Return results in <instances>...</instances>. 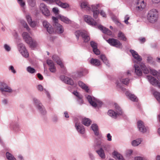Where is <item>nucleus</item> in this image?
I'll use <instances>...</instances> for the list:
<instances>
[{"mask_svg":"<svg viewBox=\"0 0 160 160\" xmlns=\"http://www.w3.org/2000/svg\"><path fill=\"white\" fill-rule=\"evenodd\" d=\"M158 17L159 14L158 10L155 9H152L148 11L147 18L149 22L154 23L158 21Z\"/></svg>","mask_w":160,"mask_h":160,"instance_id":"f257e3e1","label":"nucleus"},{"mask_svg":"<svg viewBox=\"0 0 160 160\" xmlns=\"http://www.w3.org/2000/svg\"><path fill=\"white\" fill-rule=\"evenodd\" d=\"M22 36L25 42L28 44L31 47L33 48L36 46V42L32 39L28 33L26 32H23Z\"/></svg>","mask_w":160,"mask_h":160,"instance_id":"f03ea898","label":"nucleus"},{"mask_svg":"<svg viewBox=\"0 0 160 160\" xmlns=\"http://www.w3.org/2000/svg\"><path fill=\"white\" fill-rule=\"evenodd\" d=\"M52 19L53 21L54 26L56 31L58 33H62L64 31L62 26L58 22V19L55 17H52Z\"/></svg>","mask_w":160,"mask_h":160,"instance_id":"7ed1b4c3","label":"nucleus"},{"mask_svg":"<svg viewBox=\"0 0 160 160\" xmlns=\"http://www.w3.org/2000/svg\"><path fill=\"white\" fill-rule=\"evenodd\" d=\"M75 34L77 39H78L79 36H81L85 42H87L90 39L89 35L86 33L80 31H77L75 32Z\"/></svg>","mask_w":160,"mask_h":160,"instance_id":"20e7f679","label":"nucleus"},{"mask_svg":"<svg viewBox=\"0 0 160 160\" xmlns=\"http://www.w3.org/2000/svg\"><path fill=\"white\" fill-rule=\"evenodd\" d=\"M107 42L111 45L118 48H122V44L119 41L113 38H109L106 40Z\"/></svg>","mask_w":160,"mask_h":160,"instance_id":"39448f33","label":"nucleus"},{"mask_svg":"<svg viewBox=\"0 0 160 160\" xmlns=\"http://www.w3.org/2000/svg\"><path fill=\"white\" fill-rule=\"evenodd\" d=\"M135 4L136 5V10L139 11L144 9L146 6V4L144 0H136Z\"/></svg>","mask_w":160,"mask_h":160,"instance_id":"423d86ee","label":"nucleus"},{"mask_svg":"<svg viewBox=\"0 0 160 160\" xmlns=\"http://www.w3.org/2000/svg\"><path fill=\"white\" fill-rule=\"evenodd\" d=\"M18 48L19 52L23 57L26 58L28 57L29 53L23 44L21 43L19 44Z\"/></svg>","mask_w":160,"mask_h":160,"instance_id":"0eeeda50","label":"nucleus"},{"mask_svg":"<svg viewBox=\"0 0 160 160\" xmlns=\"http://www.w3.org/2000/svg\"><path fill=\"white\" fill-rule=\"evenodd\" d=\"M84 20L86 22L92 26H98L97 23L90 16L85 15L84 16Z\"/></svg>","mask_w":160,"mask_h":160,"instance_id":"6e6552de","label":"nucleus"},{"mask_svg":"<svg viewBox=\"0 0 160 160\" xmlns=\"http://www.w3.org/2000/svg\"><path fill=\"white\" fill-rule=\"evenodd\" d=\"M147 78L150 83L153 85L158 87L160 88V82L154 78L150 76H147Z\"/></svg>","mask_w":160,"mask_h":160,"instance_id":"1a4fd4ad","label":"nucleus"},{"mask_svg":"<svg viewBox=\"0 0 160 160\" xmlns=\"http://www.w3.org/2000/svg\"><path fill=\"white\" fill-rule=\"evenodd\" d=\"M40 8L42 13L45 16H48L50 14L49 10L47 6L43 3H41L40 5Z\"/></svg>","mask_w":160,"mask_h":160,"instance_id":"9d476101","label":"nucleus"},{"mask_svg":"<svg viewBox=\"0 0 160 160\" xmlns=\"http://www.w3.org/2000/svg\"><path fill=\"white\" fill-rule=\"evenodd\" d=\"M0 90L2 92H11L12 90L6 84L3 82H0Z\"/></svg>","mask_w":160,"mask_h":160,"instance_id":"9b49d317","label":"nucleus"},{"mask_svg":"<svg viewBox=\"0 0 160 160\" xmlns=\"http://www.w3.org/2000/svg\"><path fill=\"white\" fill-rule=\"evenodd\" d=\"M87 99L90 104L92 106L96 107L97 106V103L98 102V100L94 98H92L91 96L88 95Z\"/></svg>","mask_w":160,"mask_h":160,"instance_id":"f8f14e48","label":"nucleus"},{"mask_svg":"<svg viewBox=\"0 0 160 160\" xmlns=\"http://www.w3.org/2000/svg\"><path fill=\"white\" fill-rule=\"evenodd\" d=\"M137 126L139 131L143 133L146 132L147 128L144 125L143 122L141 121H139L137 122Z\"/></svg>","mask_w":160,"mask_h":160,"instance_id":"ddd939ff","label":"nucleus"},{"mask_svg":"<svg viewBox=\"0 0 160 160\" xmlns=\"http://www.w3.org/2000/svg\"><path fill=\"white\" fill-rule=\"evenodd\" d=\"M43 25L47 29V31L50 34L53 32V28L48 22L46 21H44L43 22Z\"/></svg>","mask_w":160,"mask_h":160,"instance_id":"4468645a","label":"nucleus"},{"mask_svg":"<svg viewBox=\"0 0 160 160\" xmlns=\"http://www.w3.org/2000/svg\"><path fill=\"white\" fill-rule=\"evenodd\" d=\"M52 2H55L56 3L63 8H66L69 7V5L67 3L61 2L62 0H50Z\"/></svg>","mask_w":160,"mask_h":160,"instance_id":"2eb2a0df","label":"nucleus"},{"mask_svg":"<svg viewBox=\"0 0 160 160\" xmlns=\"http://www.w3.org/2000/svg\"><path fill=\"white\" fill-rule=\"evenodd\" d=\"M118 109L119 110V112L118 113L115 112L112 110H110L108 112V114L114 118H116L119 115H121L122 114V110H119V109Z\"/></svg>","mask_w":160,"mask_h":160,"instance_id":"dca6fc26","label":"nucleus"},{"mask_svg":"<svg viewBox=\"0 0 160 160\" xmlns=\"http://www.w3.org/2000/svg\"><path fill=\"white\" fill-rule=\"evenodd\" d=\"M75 127L78 132L79 133L82 134L84 133L85 130L84 127L82 125H81L80 123H78V122H76Z\"/></svg>","mask_w":160,"mask_h":160,"instance_id":"f3484780","label":"nucleus"},{"mask_svg":"<svg viewBox=\"0 0 160 160\" xmlns=\"http://www.w3.org/2000/svg\"><path fill=\"white\" fill-rule=\"evenodd\" d=\"M130 52L132 56L137 61L140 62L142 60V58L139 56L138 53L133 50H130Z\"/></svg>","mask_w":160,"mask_h":160,"instance_id":"a211bd4d","label":"nucleus"},{"mask_svg":"<svg viewBox=\"0 0 160 160\" xmlns=\"http://www.w3.org/2000/svg\"><path fill=\"white\" fill-rule=\"evenodd\" d=\"M60 78L62 79H63V81H64L65 83L67 84H68L71 85H73L74 84L73 80L69 78L65 77L64 76H61Z\"/></svg>","mask_w":160,"mask_h":160,"instance_id":"6ab92c4d","label":"nucleus"},{"mask_svg":"<svg viewBox=\"0 0 160 160\" xmlns=\"http://www.w3.org/2000/svg\"><path fill=\"white\" fill-rule=\"evenodd\" d=\"M98 29L102 31L103 32L108 35H111L112 34V32L108 29L102 26L99 25L98 26Z\"/></svg>","mask_w":160,"mask_h":160,"instance_id":"aec40b11","label":"nucleus"},{"mask_svg":"<svg viewBox=\"0 0 160 160\" xmlns=\"http://www.w3.org/2000/svg\"><path fill=\"white\" fill-rule=\"evenodd\" d=\"M125 94L131 101L134 102H137L138 101V99L136 96L134 94L131 93L128 91L126 92Z\"/></svg>","mask_w":160,"mask_h":160,"instance_id":"412c9836","label":"nucleus"},{"mask_svg":"<svg viewBox=\"0 0 160 160\" xmlns=\"http://www.w3.org/2000/svg\"><path fill=\"white\" fill-rule=\"evenodd\" d=\"M113 157L118 160H123V157L120 154L116 151H114L112 153Z\"/></svg>","mask_w":160,"mask_h":160,"instance_id":"4be33fe9","label":"nucleus"},{"mask_svg":"<svg viewBox=\"0 0 160 160\" xmlns=\"http://www.w3.org/2000/svg\"><path fill=\"white\" fill-rule=\"evenodd\" d=\"M90 62L91 64L96 66H99L101 65L100 61L96 59L92 58L90 60Z\"/></svg>","mask_w":160,"mask_h":160,"instance_id":"5701e85b","label":"nucleus"},{"mask_svg":"<svg viewBox=\"0 0 160 160\" xmlns=\"http://www.w3.org/2000/svg\"><path fill=\"white\" fill-rule=\"evenodd\" d=\"M78 84L82 89L85 90L87 92H88L89 91L88 87L85 83L80 81L78 82Z\"/></svg>","mask_w":160,"mask_h":160,"instance_id":"b1692460","label":"nucleus"},{"mask_svg":"<svg viewBox=\"0 0 160 160\" xmlns=\"http://www.w3.org/2000/svg\"><path fill=\"white\" fill-rule=\"evenodd\" d=\"M81 7L82 8L84 9L85 10L90 11V7L86 2H83L81 3Z\"/></svg>","mask_w":160,"mask_h":160,"instance_id":"393cba45","label":"nucleus"},{"mask_svg":"<svg viewBox=\"0 0 160 160\" xmlns=\"http://www.w3.org/2000/svg\"><path fill=\"white\" fill-rule=\"evenodd\" d=\"M140 66L141 68H139L138 65H134L135 70H146V67L144 63H141Z\"/></svg>","mask_w":160,"mask_h":160,"instance_id":"a878e982","label":"nucleus"},{"mask_svg":"<svg viewBox=\"0 0 160 160\" xmlns=\"http://www.w3.org/2000/svg\"><path fill=\"white\" fill-rule=\"evenodd\" d=\"M91 128L95 134L98 136L99 134L98 126L96 124H93L91 126Z\"/></svg>","mask_w":160,"mask_h":160,"instance_id":"bb28decb","label":"nucleus"},{"mask_svg":"<svg viewBox=\"0 0 160 160\" xmlns=\"http://www.w3.org/2000/svg\"><path fill=\"white\" fill-rule=\"evenodd\" d=\"M82 122L83 124L87 126H89L91 123L90 120L85 118L82 119Z\"/></svg>","mask_w":160,"mask_h":160,"instance_id":"cd10ccee","label":"nucleus"},{"mask_svg":"<svg viewBox=\"0 0 160 160\" xmlns=\"http://www.w3.org/2000/svg\"><path fill=\"white\" fill-rule=\"evenodd\" d=\"M47 63L50 67V70L51 69H55V67L53 62L51 60H48L47 61Z\"/></svg>","mask_w":160,"mask_h":160,"instance_id":"c85d7f7f","label":"nucleus"},{"mask_svg":"<svg viewBox=\"0 0 160 160\" xmlns=\"http://www.w3.org/2000/svg\"><path fill=\"white\" fill-rule=\"evenodd\" d=\"M97 152L101 158H105V156L104 153V151L102 148H101L99 150L97 151Z\"/></svg>","mask_w":160,"mask_h":160,"instance_id":"c756f323","label":"nucleus"},{"mask_svg":"<svg viewBox=\"0 0 160 160\" xmlns=\"http://www.w3.org/2000/svg\"><path fill=\"white\" fill-rule=\"evenodd\" d=\"M33 100L35 103L36 104H37L38 109H39L40 111L42 110L43 108V106L42 105L41 103H39V101L38 100L35 98L33 99Z\"/></svg>","mask_w":160,"mask_h":160,"instance_id":"7c9ffc66","label":"nucleus"},{"mask_svg":"<svg viewBox=\"0 0 160 160\" xmlns=\"http://www.w3.org/2000/svg\"><path fill=\"white\" fill-rule=\"evenodd\" d=\"M118 37L122 40L126 41L127 40V38L125 36L124 34L121 32H119L118 34Z\"/></svg>","mask_w":160,"mask_h":160,"instance_id":"2f4dec72","label":"nucleus"},{"mask_svg":"<svg viewBox=\"0 0 160 160\" xmlns=\"http://www.w3.org/2000/svg\"><path fill=\"white\" fill-rule=\"evenodd\" d=\"M20 22L21 24L24 27V28H26L27 30L28 31H29L30 29L25 21L23 20H21L20 21Z\"/></svg>","mask_w":160,"mask_h":160,"instance_id":"473e14b6","label":"nucleus"},{"mask_svg":"<svg viewBox=\"0 0 160 160\" xmlns=\"http://www.w3.org/2000/svg\"><path fill=\"white\" fill-rule=\"evenodd\" d=\"M20 22L21 24L24 27V28H26L27 30L28 31H29L30 29L25 21L23 20H21L20 21Z\"/></svg>","mask_w":160,"mask_h":160,"instance_id":"72a5a7b5","label":"nucleus"},{"mask_svg":"<svg viewBox=\"0 0 160 160\" xmlns=\"http://www.w3.org/2000/svg\"><path fill=\"white\" fill-rule=\"evenodd\" d=\"M20 22L21 24L24 27V28H26L27 30L28 31H29L30 29L25 21L23 20H21L20 21Z\"/></svg>","mask_w":160,"mask_h":160,"instance_id":"f704fd0d","label":"nucleus"},{"mask_svg":"<svg viewBox=\"0 0 160 160\" xmlns=\"http://www.w3.org/2000/svg\"><path fill=\"white\" fill-rule=\"evenodd\" d=\"M6 156L7 159L9 160H16L14 156L8 152H6Z\"/></svg>","mask_w":160,"mask_h":160,"instance_id":"c9c22d12","label":"nucleus"},{"mask_svg":"<svg viewBox=\"0 0 160 160\" xmlns=\"http://www.w3.org/2000/svg\"><path fill=\"white\" fill-rule=\"evenodd\" d=\"M150 73L153 76H157L158 79L160 81V73L157 72V71H150Z\"/></svg>","mask_w":160,"mask_h":160,"instance_id":"e433bc0d","label":"nucleus"},{"mask_svg":"<svg viewBox=\"0 0 160 160\" xmlns=\"http://www.w3.org/2000/svg\"><path fill=\"white\" fill-rule=\"evenodd\" d=\"M153 95L157 100L160 103V93L155 91L154 92Z\"/></svg>","mask_w":160,"mask_h":160,"instance_id":"4c0bfd02","label":"nucleus"},{"mask_svg":"<svg viewBox=\"0 0 160 160\" xmlns=\"http://www.w3.org/2000/svg\"><path fill=\"white\" fill-rule=\"evenodd\" d=\"M60 19L62 21L66 23H69L71 22V21L68 18L63 16L61 17Z\"/></svg>","mask_w":160,"mask_h":160,"instance_id":"58836bf2","label":"nucleus"},{"mask_svg":"<svg viewBox=\"0 0 160 160\" xmlns=\"http://www.w3.org/2000/svg\"><path fill=\"white\" fill-rule=\"evenodd\" d=\"M141 141L140 139L134 140L132 142V145L134 146H137L141 143Z\"/></svg>","mask_w":160,"mask_h":160,"instance_id":"ea45409f","label":"nucleus"},{"mask_svg":"<svg viewBox=\"0 0 160 160\" xmlns=\"http://www.w3.org/2000/svg\"><path fill=\"white\" fill-rule=\"evenodd\" d=\"M121 81L124 84L127 85L129 83V79L128 78H121Z\"/></svg>","mask_w":160,"mask_h":160,"instance_id":"a19ab883","label":"nucleus"},{"mask_svg":"<svg viewBox=\"0 0 160 160\" xmlns=\"http://www.w3.org/2000/svg\"><path fill=\"white\" fill-rule=\"evenodd\" d=\"M29 4L32 7H34L35 4V0H28Z\"/></svg>","mask_w":160,"mask_h":160,"instance_id":"79ce46f5","label":"nucleus"},{"mask_svg":"<svg viewBox=\"0 0 160 160\" xmlns=\"http://www.w3.org/2000/svg\"><path fill=\"white\" fill-rule=\"evenodd\" d=\"M136 74L138 76H141L142 74V71H130Z\"/></svg>","mask_w":160,"mask_h":160,"instance_id":"37998d69","label":"nucleus"},{"mask_svg":"<svg viewBox=\"0 0 160 160\" xmlns=\"http://www.w3.org/2000/svg\"><path fill=\"white\" fill-rule=\"evenodd\" d=\"M90 45L93 49L97 48V44L94 42L91 41L90 42Z\"/></svg>","mask_w":160,"mask_h":160,"instance_id":"c03bdc74","label":"nucleus"},{"mask_svg":"<svg viewBox=\"0 0 160 160\" xmlns=\"http://www.w3.org/2000/svg\"><path fill=\"white\" fill-rule=\"evenodd\" d=\"M56 62L57 64L60 65L62 68H64V66L63 64L62 63V61L60 60L59 59L56 61Z\"/></svg>","mask_w":160,"mask_h":160,"instance_id":"a18cd8bd","label":"nucleus"},{"mask_svg":"<svg viewBox=\"0 0 160 160\" xmlns=\"http://www.w3.org/2000/svg\"><path fill=\"white\" fill-rule=\"evenodd\" d=\"M98 5H97L96 6L95 5H92V8H90V10L92 11V12H93L94 11H96V10H98Z\"/></svg>","mask_w":160,"mask_h":160,"instance_id":"49530a36","label":"nucleus"},{"mask_svg":"<svg viewBox=\"0 0 160 160\" xmlns=\"http://www.w3.org/2000/svg\"><path fill=\"white\" fill-rule=\"evenodd\" d=\"M93 12V17L95 18H96L98 17V16L99 13V10H96V11H94Z\"/></svg>","mask_w":160,"mask_h":160,"instance_id":"de8ad7c7","label":"nucleus"},{"mask_svg":"<svg viewBox=\"0 0 160 160\" xmlns=\"http://www.w3.org/2000/svg\"><path fill=\"white\" fill-rule=\"evenodd\" d=\"M26 17L28 24H29L32 21L31 16L29 15H26Z\"/></svg>","mask_w":160,"mask_h":160,"instance_id":"09e8293b","label":"nucleus"},{"mask_svg":"<svg viewBox=\"0 0 160 160\" xmlns=\"http://www.w3.org/2000/svg\"><path fill=\"white\" fill-rule=\"evenodd\" d=\"M100 58L103 62L107 60V59L105 56L103 54H101L100 55Z\"/></svg>","mask_w":160,"mask_h":160,"instance_id":"8fccbe9b","label":"nucleus"},{"mask_svg":"<svg viewBox=\"0 0 160 160\" xmlns=\"http://www.w3.org/2000/svg\"><path fill=\"white\" fill-rule=\"evenodd\" d=\"M93 51L94 53L97 55H99L100 53L99 50L97 48L93 49Z\"/></svg>","mask_w":160,"mask_h":160,"instance_id":"3c124183","label":"nucleus"},{"mask_svg":"<svg viewBox=\"0 0 160 160\" xmlns=\"http://www.w3.org/2000/svg\"><path fill=\"white\" fill-rule=\"evenodd\" d=\"M29 24L31 27L34 28L36 25L37 22H36L32 21Z\"/></svg>","mask_w":160,"mask_h":160,"instance_id":"603ef678","label":"nucleus"},{"mask_svg":"<svg viewBox=\"0 0 160 160\" xmlns=\"http://www.w3.org/2000/svg\"><path fill=\"white\" fill-rule=\"evenodd\" d=\"M129 19V17L128 15H127L125 16L124 18V22L126 24H128V20Z\"/></svg>","mask_w":160,"mask_h":160,"instance_id":"864d4df0","label":"nucleus"},{"mask_svg":"<svg viewBox=\"0 0 160 160\" xmlns=\"http://www.w3.org/2000/svg\"><path fill=\"white\" fill-rule=\"evenodd\" d=\"M19 4L22 7H23L25 5V2L23 1V0H18Z\"/></svg>","mask_w":160,"mask_h":160,"instance_id":"5fc2aeb1","label":"nucleus"},{"mask_svg":"<svg viewBox=\"0 0 160 160\" xmlns=\"http://www.w3.org/2000/svg\"><path fill=\"white\" fill-rule=\"evenodd\" d=\"M52 58L55 61H57L59 59V57L56 55H54L52 56Z\"/></svg>","mask_w":160,"mask_h":160,"instance_id":"6e6d98bb","label":"nucleus"},{"mask_svg":"<svg viewBox=\"0 0 160 160\" xmlns=\"http://www.w3.org/2000/svg\"><path fill=\"white\" fill-rule=\"evenodd\" d=\"M52 11L56 14H57L59 12L58 8H53Z\"/></svg>","mask_w":160,"mask_h":160,"instance_id":"4d7b16f0","label":"nucleus"},{"mask_svg":"<svg viewBox=\"0 0 160 160\" xmlns=\"http://www.w3.org/2000/svg\"><path fill=\"white\" fill-rule=\"evenodd\" d=\"M74 94L79 98H81V97L79 93L77 91H75L73 92Z\"/></svg>","mask_w":160,"mask_h":160,"instance_id":"13d9d810","label":"nucleus"},{"mask_svg":"<svg viewBox=\"0 0 160 160\" xmlns=\"http://www.w3.org/2000/svg\"><path fill=\"white\" fill-rule=\"evenodd\" d=\"M4 48H5V49L8 51H10V47L8 45H7V44H5L4 45Z\"/></svg>","mask_w":160,"mask_h":160,"instance_id":"bf43d9fd","label":"nucleus"},{"mask_svg":"<svg viewBox=\"0 0 160 160\" xmlns=\"http://www.w3.org/2000/svg\"><path fill=\"white\" fill-rule=\"evenodd\" d=\"M103 62L108 67L110 66V64L109 61L107 59L104 62Z\"/></svg>","mask_w":160,"mask_h":160,"instance_id":"052dcab7","label":"nucleus"},{"mask_svg":"<svg viewBox=\"0 0 160 160\" xmlns=\"http://www.w3.org/2000/svg\"><path fill=\"white\" fill-rule=\"evenodd\" d=\"M107 138L108 141H111L112 140V136L110 133L108 134L107 135Z\"/></svg>","mask_w":160,"mask_h":160,"instance_id":"680f3d73","label":"nucleus"},{"mask_svg":"<svg viewBox=\"0 0 160 160\" xmlns=\"http://www.w3.org/2000/svg\"><path fill=\"white\" fill-rule=\"evenodd\" d=\"M100 14L103 17H106V16L105 13L103 11H101L100 12Z\"/></svg>","mask_w":160,"mask_h":160,"instance_id":"e2e57ef3","label":"nucleus"},{"mask_svg":"<svg viewBox=\"0 0 160 160\" xmlns=\"http://www.w3.org/2000/svg\"><path fill=\"white\" fill-rule=\"evenodd\" d=\"M139 40L142 43H144L145 41V38H140L139 39Z\"/></svg>","mask_w":160,"mask_h":160,"instance_id":"0e129e2a","label":"nucleus"},{"mask_svg":"<svg viewBox=\"0 0 160 160\" xmlns=\"http://www.w3.org/2000/svg\"><path fill=\"white\" fill-rule=\"evenodd\" d=\"M38 78H39V79L40 80H42L43 79V78L42 76L40 73H38L37 74Z\"/></svg>","mask_w":160,"mask_h":160,"instance_id":"69168bd1","label":"nucleus"},{"mask_svg":"<svg viewBox=\"0 0 160 160\" xmlns=\"http://www.w3.org/2000/svg\"><path fill=\"white\" fill-rule=\"evenodd\" d=\"M38 90L40 91H42L43 90V87L41 85H38Z\"/></svg>","mask_w":160,"mask_h":160,"instance_id":"338daca9","label":"nucleus"},{"mask_svg":"<svg viewBox=\"0 0 160 160\" xmlns=\"http://www.w3.org/2000/svg\"><path fill=\"white\" fill-rule=\"evenodd\" d=\"M135 160H142V158L140 157H137L135 158Z\"/></svg>","mask_w":160,"mask_h":160,"instance_id":"774afa93","label":"nucleus"}]
</instances>
